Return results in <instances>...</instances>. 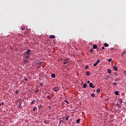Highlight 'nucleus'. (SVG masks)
Returning <instances> with one entry per match:
<instances>
[{"label": "nucleus", "instance_id": "1", "mask_svg": "<svg viewBox=\"0 0 126 126\" xmlns=\"http://www.w3.org/2000/svg\"><path fill=\"white\" fill-rule=\"evenodd\" d=\"M31 50L29 49L27 51L24 52V63H28L29 62V59H30V52Z\"/></svg>", "mask_w": 126, "mask_h": 126}, {"label": "nucleus", "instance_id": "2", "mask_svg": "<svg viewBox=\"0 0 126 126\" xmlns=\"http://www.w3.org/2000/svg\"><path fill=\"white\" fill-rule=\"evenodd\" d=\"M53 90V91H55V92H58V91H59V87H56L55 88H54Z\"/></svg>", "mask_w": 126, "mask_h": 126}, {"label": "nucleus", "instance_id": "3", "mask_svg": "<svg viewBox=\"0 0 126 126\" xmlns=\"http://www.w3.org/2000/svg\"><path fill=\"white\" fill-rule=\"evenodd\" d=\"M89 86L90 87H91V88H95V86H93V83H90L89 84Z\"/></svg>", "mask_w": 126, "mask_h": 126}, {"label": "nucleus", "instance_id": "4", "mask_svg": "<svg viewBox=\"0 0 126 126\" xmlns=\"http://www.w3.org/2000/svg\"><path fill=\"white\" fill-rule=\"evenodd\" d=\"M51 77L52 78H56V74H55L54 73H52L51 74Z\"/></svg>", "mask_w": 126, "mask_h": 126}, {"label": "nucleus", "instance_id": "5", "mask_svg": "<svg viewBox=\"0 0 126 126\" xmlns=\"http://www.w3.org/2000/svg\"><path fill=\"white\" fill-rule=\"evenodd\" d=\"M113 69H114V70H115L116 71H118V67L116 66H113Z\"/></svg>", "mask_w": 126, "mask_h": 126}, {"label": "nucleus", "instance_id": "6", "mask_svg": "<svg viewBox=\"0 0 126 126\" xmlns=\"http://www.w3.org/2000/svg\"><path fill=\"white\" fill-rule=\"evenodd\" d=\"M107 72L109 74H111L112 73V70L110 69H108L107 70Z\"/></svg>", "mask_w": 126, "mask_h": 126}, {"label": "nucleus", "instance_id": "7", "mask_svg": "<svg viewBox=\"0 0 126 126\" xmlns=\"http://www.w3.org/2000/svg\"><path fill=\"white\" fill-rule=\"evenodd\" d=\"M50 39H54V38H56V36L55 35H50Z\"/></svg>", "mask_w": 126, "mask_h": 126}, {"label": "nucleus", "instance_id": "8", "mask_svg": "<svg viewBox=\"0 0 126 126\" xmlns=\"http://www.w3.org/2000/svg\"><path fill=\"white\" fill-rule=\"evenodd\" d=\"M93 48H94V49H97V45H96V44H94V45L93 46Z\"/></svg>", "mask_w": 126, "mask_h": 126}, {"label": "nucleus", "instance_id": "9", "mask_svg": "<svg viewBox=\"0 0 126 126\" xmlns=\"http://www.w3.org/2000/svg\"><path fill=\"white\" fill-rule=\"evenodd\" d=\"M83 87L84 88H86V87H87V84L86 83L84 84Z\"/></svg>", "mask_w": 126, "mask_h": 126}, {"label": "nucleus", "instance_id": "10", "mask_svg": "<svg viewBox=\"0 0 126 126\" xmlns=\"http://www.w3.org/2000/svg\"><path fill=\"white\" fill-rule=\"evenodd\" d=\"M79 123H80V119H78L76 120V124H79Z\"/></svg>", "mask_w": 126, "mask_h": 126}, {"label": "nucleus", "instance_id": "11", "mask_svg": "<svg viewBox=\"0 0 126 126\" xmlns=\"http://www.w3.org/2000/svg\"><path fill=\"white\" fill-rule=\"evenodd\" d=\"M116 105L118 106L119 109H121V105L119 104L118 103H116Z\"/></svg>", "mask_w": 126, "mask_h": 126}, {"label": "nucleus", "instance_id": "12", "mask_svg": "<svg viewBox=\"0 0 126 126\" xmlns=\"http://www.w3.org/2000/svg\"><path fill=\"white\" fill-rule=\"evenodd\" d=\"M31 105H33V104H35V100H32L31 103Z\"/></svg>", "mask_w": 126, "mask_h": 126}, {"label": "nucleus", "instance_id": "13", "mask_svg": "<svg viewBox=\"0 0 126 126\" xmlns=\"http://www.w3.org/2000/svg\"><path fill=\"white\" fill-rule=\"evenodd\" d=\"M104 47H109V44H108V43H104Z\"/></svg>", "mask_w": 126, "mask_h": 126}, {"label": "nucleus", "instance_id": "14", "mask_svg": "<svg viewBox=\"0 0 126 126\" xmlns=\"http://www.w3.org/2000/svg\"><path fill=\"white\" fill-rule=\"evenodd\" d=\"M38 109H41V108H42V107H43V105H39L38 106Z\"/></svg>", "mask_w": 126, "mask_h": 126}, {"label": "nucleus", "instance_id": "15", "mask_svg": "<svg viewBox=\"0 0 126 126\" xmlns=\"http://www.w3.org/2000/svg\"><path fill=\"white\" fill-rule=\"evenodd\" d=\"M115 94L116 95H119V91H115Z\"/></svg>", "mask_w": 126, "mask_h": 126}, {"label": "nucleus", "instance_id": "16", "mask_svg": "<svg viewBox=\"0 0 126 126\" xmlns=\"http://www.w3.org/2000/svg\"><path fill=\"white\" fill-rule=\"evenodd\" d=\"M86 73L88 76H89V75H90V72H89V71H87Z\"/></svg>", "mask_w": 126, "mask_h": 126}, {"label": "nucleus", "instance_id": "17", "mask_svg": "<svg viewBox=\"0 0 126 126\" xmlns=\"http://www.w3.org/2000/svg\"><path fill=\"white\" fill-rule=\"evenodd\" d=\"M96 92H97V93H100V89H97L96 90Z\"/></svg>", "mask_w": 126, "mask_h": 126}, {"label": "nucleus", "instance_id": "18", "mask_svg": "<svg viewBox=\"0 0 126 126\" xmlns=\"http://www.w3.org/2000/svg\"><path fill=\"white\" fill-rule=\"evenodd\" d=\"M115 81H120V78H117L115 79Z\"/></svg>", "mask_w": 126, "mask_h": 126}, {"label": "nucleus", "instance_id": "19", "mask_svg": "<svg viewBox=\"0 0 126 126\" xmlns=\"http://www.w3.org/2000/svg\"><path fill=\"white\" fill-rule=\"evenodd\" d=\"M68 119H69V116H67V117L65 118L66 121H68Z\"/></svg>", "mask_w": 126, "mask_h": 126}, {"label": "nucleus", "instance_id": "20", "mask_svg": "<svg viewBox=\"0 0 126 126\" xmlns=\"http://www.w3.org/2000/svg\"><path fill=\"white\" fill-rule=\"evenodd\" d=\"M98 64V63L96 62L94 64V66H96Z\"/></svg>", "mask_w": 126, "mask_h": 126}, {"label": "nucleus", "instance_id": "21", "mask_svg": "<svg viewBox=\"0 0 126 126\" xmlns=\"http://www.w3.org/2000/svg\"><path fill=\"white\" fill-rule=\"evenodd\" d=\"M67 63V61L65 60V62H63V64H66Z\"/></svg>", "mask_w": 126, "mask_h": 126}, {"label": "nucleus", "instance_id": "22", "mask_svg": "<svg viewBox=\"0 0 126 126\" xmlns=\"http://www.w3.org/2000/svg\"><path fill=\"white\" fill-rule=\"evenodd\" d=\"M91 96H92V97H95V94H91Z\"/></svg>", "mask_w": 126, "mask_h": 126}, {"label": "nucleus", "instance_id": "23", "mask_svg": "<svg viewBox=\"0 0 126 126\" xmlns=\"http://www.w3.org/2000/svg\"><path fill=\"white\" fill-rule=\"evenodd\" d=\"M48 99H52V97L50 96V95H47Z\"/></svg>", "mask_w": 126, "mask_h": 126}, {"label": "nucleus", "instance_id": "24", "mask_svg": "<svg viewBox=\"0 0 126 126\" xmlns=\"http://www.w3.org/2000/svg\"><path fill=\"white\" fill-rule=\"evenodd\" d=\"M108 62H109V63L112 62V59H109Z\"/></svg>", "mask_w": 126, "mask_h": 126}, {"label": "nucleus", "instance_id": "25", "mask_svg": "<svg viewBox=\"0 0 126 126\" xmlns=\"http://www.w3.org/2000/svg\"><path fill=\"white\" fill-rule=\"evenodd\" d=\"M21 29H22V30H25V28H22V27H21Z\"/></svg>", "mask_w": 126, "mask_h": 126}, {"label": "nucleus", "instance_id": "26", "mask_svg": "<svg viewBox=\"0 0 126 126\" xmlns=\"http://www.w3.org/2000/svg\"><path fill=\"white\" fill-rule=\"evenodd\" d=\"M85 68L86 69H88V68H89V67H88V65H86V67H85Z\"/></svg>", "mask_w": 126, "mask_h": 126}, {"label": "nucleus", "instance_id": "27", "mask_svg": "<svg viewBox=\"0 0 126 126\" xmlns=\"http://www.w3.org/2000/svg\"><path fill=\"white\" fill-rule=\"evenodd\" d=\"M113 85H117V83H112Z\"/></svg>", "mask_w": 126, "mask_h": 126}, {"label": "nucleus", "instance_id": "28", "mask_svg": "<svg viewBox=\"0 0 126 126\" xmlns=\"http://www.w3.org/2000/svg\"><path fill=\"white\" fill-rule=\"evenodd\" d=\"M19 92L18 91H16L15 93H16V94H18Z\"/></svg>", "mask_w": 126, "mask_h": 126}, {"label": "nucleus", "instance_id": "29", "mask_svg": "<svg viewBox=\"0 0 126 126\" xmlns=\"http://www.w3.org/2000/svg\"><path fill=\"white\" fill-rule=\"evenodd\" d=\"M96 63H100V60L99 59L98 60H97V61L96 62Z\"/></svg>", "mask_w": 126, "mask_h": 126}, {"label": "nucleus", "instance_id": "30", "mask_svg": "<svg viewBox=\"0 0 126 126\" xmlns=\"http://www.w3.org/2000/svg\"><path fill=\"white\" fill-rule=\"evenodd\" d=\"M40 86L43 87L44 86V84L43 83L40 84Z\"/></svg>", "mask_w": 126, "mask_h": 126}, {"label": "nucleus", "instance_id": "31", "mask_svg": "<svg viewBox=\"0 0 126 126\" xmlns=\"http://www.w3.org/2000/svg\"><path fill=\"white\" fill-rule=\"evenodd\" d=\"M120 102L121 103H123V100H122V99H120Z\"/></svg>", "mask_w": 126, "mask_h": 126}, {"label": "nucleus", "instance_id": "32", "mask_svg": "<svg viewBox=\"0 0 126 126\" xmlns=\"http://www.w3.org/2000/svg\"><path fill=\"white\" fill-rule=\"evenodd\" d=\"M65 102L66 103V104H68V101L66 100H65Z\"/></svg>", "mask_w": 126, "mask_h": 126}, {"label": "nucleus", "instance_id": "33", "mask_svg": "<svg viewBox=\"0 0 126 126\" xmlns=\"http://www.w3.org/2000/svg\"><path fill=\"white\" fill-rule=\"evenodd\" d=\"M1 105H3V102L0 103V106H1Z\"/></svg>", "mask_w": 126, "mask_h": 126}, {"label": "nucleus", "instance_id": "34", "mask_svg": "<svg viewBox=\"0 0 126 126\" xmlns=\"http://www.w3.org/2000/svg\"><path fill=\"white\" fill-rule=\"evenodd\" d=\"M35 110H37V108L36 107H34L33 108V111H35Z\"/></svg>", "mask_w": 126, "mask_h": 126}, {"label": "nucleus", "instance_id": "35", "mask_svg": "<svg viewBox=\"0 0 126 126\" xmlns=\"http://www.w3.org/2000/svg\"><path fill=\"white\" fill-rule=\"evenodd\" d=\"M25 81H27V80H28V79L27 78H25Z\"/></svg>", "mask_w": 126, "mask_h": 126}, {"label": "nucleus", "instance_id": "36", "mask_svg": "<svg viewBox=\"0 0 126 126\" xmlns=\"http://www.w3.org/2000/svg\"><path fill=\"white\" fill-rule=\"evenodd\" d=\"M104 49H105V47H102V50H104Z\"/></svg>", "mask_w": 126, "mask_h": 126}, {"label": "nucleus", "instance_id": "37", "mask_svg": "<svg viewBox=\"0 0 126 126\" xmlns=\"http://www.w3.org/2000/svg\"><path fill=\"white\" fill-rule=\"evenodd\" d=\"M87 83H90V81H88Z\"/></svg>", "mask_w": 126, "mask_h": 126}, {"label": "nucleus", "instance_id": "38", "mask_svg": "<svg viewBox=\"0 0 126 126\" xmlns=\"http://www.w3.org/2000/svg\"><path fill=\"white\" fill-rule=\"evenodd\" d=\"M63 122V120H61L60 122V124H61V123Z\"/></svg>", "mask_w": 126, "mask_h": 126}, {"label": "nucleus", "instance_id": "39", "mask_svg": "<svg viewBox=\"0 0 126 126\" xmlns=\"http://www.w3.org/2000/svg\"><path fill=\"white\" fill-rule=\"evenodd\" d=\"M91 52H93V50L92 49L91 50Z\"/></svg>", "mask_w": 126, "mask_h": 126}, {"label": "nucleus", "instance_id": "40", "mask_svg": "<svg viewBox=\"0 0 126 126\" xmlns=\"http://www.w3.org/2000/svg\"><path fill=\"white\" fill-rule=\"evenodd\" d=\"M124 73L126 74V71H125Z\"/></svg>", "mask_w": 126, "mask_h": 126}, {"label": "nucleus", "instance_id": "41", "mask_svg": "<svg viewBox=\"0 0 126 126\" xmlns=\"http://www.w3.org/2000/svg\"><path fill=\"white\" fill-rule=\"evenodd\" d=\"M48 108H49V109H51V106H49Z\"/></svg>", "mask_w": 126, "mask_h": 126}, {"label": "nucleus", "instance_id": "42", "mask_svg": "<svg viewBox=\"0 0 126 126\" xmlns=\"http://www.w3.org/2000/svg\"><path fill=\"white\" fill-rule=\"evenodd\" d=\"M36 100L39 101V99H36Z\"/></svg>", "mask_w": 126, "mask_h": 126}, {"label": "nucleus", "instance_id": "43", "mask_svg": "<svg viewBox=\"0 0 126 126\" xmlns=\"http://www.w3.org/2000/svg\"><path fill=\"white\" fill-rule=\"evenodd\" d=\"M124 54H125V53H123L122 55H123Z\"/></svg>", "mask_w": 126, "mask_h": 126}, {"label": "nucleus", "instance_id": "44", "mask_svg": "<svg viewBox=\"0 0 126 126\" xmlns=\"http://www.w3.org/2000/svg\"><path fill=\"white\" fill-rule=\"evenodd\" d=\"M37 92V91H36V92Z\"/></svg>", "mask_w": 126, "mask_h": 126}]
</instances>
